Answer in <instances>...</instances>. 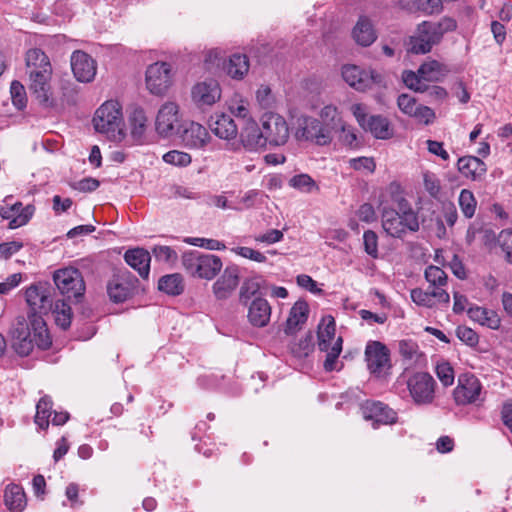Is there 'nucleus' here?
I'll return each mask as SVG.
<instances>
[{
    "mask_svg": "<svg viewBox=\"0 0 512 512\" xmlns=\"http://www.w3.org/2000/svg\"><path fill=\"white\" fill-rule=\"evenodd\" d=\"M358 124L370 132L377 139H389L393 135V130L389 120L381 115H368L367 107L364 104L356 103L350 108Z\"/></svg>",
    "mask_w": 512,
    "mask_h": 512,
    "instance_id": "20e7f679",
    "label": "nucleus"
},
{
    "mask_svg": "<svg viewBox=\"0 0 512 512\" xmlns=\"http://www.w3.org/2000/svg\"><path fill=\"white\" fill-rule=\"evenodd\" d=\"M181 133L182 142L189 148H203L210 140L207 129L199 123L189 122L183 125Z\"/></svg>",
    "mask_w": 512,
    "mask_h": 512,
    "instance_id": "4be33fe9",
    "label": "nucleus"
},
{
    "mask_svg": "<svg viewBox=\"0 0 512 512\" xmlns=\"http://www.w3.org/2000/svg\"><path fill=\"white\" fill-rule=\"evenodd\" d=\"M411 299L418 306L432 308L436 303L450 302V295L445 289H429L427 291L421 288H415L411 290Z\"/></svg>",
    "mask_w": 512,
    "mask_h": 512,
    "instance_id": "b1692460",
    "label": "nucleus"
},
{
    "mask_svg": "<svg viewBox=\"0 0 512 512\" xmlns=\"http://www.w3.org/2000/svg\"><path fill=\"white\" fill-rule=\"evenodd\" d=\"M126 263L136 270L143 279H147L150 272V253L143 248H135L126 251L124 255Z\"/></svg>",
    "mask_w": 512,
    "mask_h": 512,
    "instance_id": "a878e982",
    "label": "nucleus"
},
{
    "mask_svg": "<svg viewBox=\"0 0 512 512\" xmlns=\"http://www.w3.org/2000/svg\"><path fill=\"white\" fill-rule=\"evenodd\" d=\"M342 343V337L339 336L329 350H322L327 353L323 364L326 371H333L336 368L337 359L342 351Z\"/></svg>",
    "mask_w": 512,
    "mask_h": 512,
    "instance_id": "49530a36",
    "label": "nucleus"
},
{
    "mask_svg": "<svg viewBox=\"0 0 512 512\" xmlns=\"http://www.w3.org/2000/svg\"><path fill=\"white\" fill-rule=\"evenodd\" d=\"M11 98L14 106L22 109L26 106V92L24 86L19 81H13L10 87Z\"/></svg>",
    "mask_w": 512,
    "mask_h": 512,
    "instance_id": "864d4df0",
    "label": "nucleus"
},
{
    "mask_svg": "<svg viewBox=\"0 0 512 512\" xmlns=\"http://www.w3.org/2000/svg\"><path fill=\"white\" fill-rule=\"evenodd\" d=\"M420 93H425L428 101L441 103L448 97V92L444 87L437 85H428L425 83Z\"/></svg>",
    "mask_w": 512,
    "mask_h": 512,
    "instance_id": "8fccbe9b",
    "label": "nucleus"
},
{
    "mask_svg": "<svg viewBox=\"0 0 512 512\" xmlns=\"http://www.w3.org/2000/svg\"><path fill=\"white\" fill-rule=\"evenodd\" d=\"M309 307L304 300L297 301L291 308L286 321L285 333L292 335L305 324L308 319Z\"/></svg>",
    "mask_w": 512,
    "mask_h": 512,
    "instance_id": "c756f323",
    "label": "nucleus"
},
{
    "mask_svg": "<svg viewBox=\"0 0 512 512\" xmlns=\"http://www.w3.org/2000/svg\"><path fill=\"white\" fill-rule=\"evenodd\" d=\"M365 252L372 258L378 257V236L372 230H367L363 235Z\"/></svg>",
    "mask_w": 512,
    "mask_h": 512,
    "instance_id": "bf43d9fd",
    "label": "nucleus"
},
{
    "mask_svg": "<svg viewBox=\"0 0 512 512\" xmlns=\"http://www.w3.org/2000/svg\"><path fill=\"white\" fill-rule=\"evenodd\" d=\"M261 128L266 145L282 146L289 139V127L284 117L276 113H265L261 117Z\"/></svg>",
    "mask_w": 512,
    "mask_h": 512,
    "instance_id": "6e6552de",
    "label": "nucleus"
},
{
    "mask_svg": "<svg viewBox=\"0 0 512 512\" xmlns=\"http://www.w3.org/2000/svg\"><path fill=\"white\" fill-rule=\"evenodd\" d=\"M37 324L39 326L34 329L32 340L35 341L39 348L48 349L52 344L48 330L43 322L40 325V323L37 321Z\"/></svg>",
    "mask_w": 512,
    "mask_h": 512,
    "instance_id": "13d9d810",
    "label": "nucleus"
},
{
    "mask_svg": "<svg viewBox=\"0 0 512 512\" xmlns=\"http://www.w3.org/2000/svg\"><path fill=\"white\" fill-rule=\"evenodd\" d=\"M183 127L180 107L176 102L167 101L159 108L155 119V130L161 137L180 134Z\"/></svg>",
    "mask_w": 512,
    "mask_h": 512,
    "instance_id": "39448f33",
    "label": "nucleus"
},
{
    "mask_svg": "<svg viewBox=\"0 0 512 512\" xmlns=\"http://www.w3.org/2000/svg\"><path fill=\"white\" fill-rule=\"evenodd\" d=\"M26 301L33 313L42 315L52 310V288L47 283L33 284L26 289Z\"/></svg>",
    "mask_w": 512,
    "mask_h": 512,
    "instance_id": "4468645a",
    "label": "nucleus"
},
{
    "mask_svg": "<svg viewBox=\"0 0 512 512\" xmlns=\"http://www.w3.org/2000/svg\"><path fill=\"white\" fill-rule=\"evenodd\" d=\"M29 75V89L32 96L36 99L39 105L44 108L54 106V98L51 89L52 71H40L35 73H28Z\"/></svg>",
    "mask_w": 512,
    "mask_h": 512,
    "instance_id": "ddd939ff",
    "label": "nucleus"
},
{
    "mask_svg": "<svg viewBox=\"0 0 512 512\" xmlns=\"http://www.w3.org/2000/svg\"><path fill=\"white\" fill-rule=\"evenodd\" d=\"M468 315L473 321L493 330H497L501 325L499 315L495 311L484 307H471L468 310Z\"/></svg>",
    "mask_w": 512,
    "mask_h": 512,
    "instance_id": "2f4dec72",
    "label": "nucleus"
},
{
    "mask_svg": "<svg viewBox=\"0 0 512 512\" xmlns=\"http://www.w3.org/2000/svg\"><path fill=\"white\" fill-rule=\"evenodd\" d=\"M71 68L79 82H91L96 75V62L87 53L80 50L72 53Z\"/></svg>",
    "mask_w": 512,
    "mask_h": 512,
    "instance_id": "aec40b11",
    "label": "nucleus"
},
{
    "mask_svg": "<svg viewBox=\"0 0 512 512\" xmlns=\"http://www.w3.org/2000/svg\"><path fill=\"white\" fill-rule=\"evenodd\" d=\"M362 414L366 420L373 421V426L393 424L397 420L396 412L379 401H366L362 407Z\"/></svg>",
    "mask_w": 512,
    "mask_h": 512,
    "instance_id": "a211bd4d",
    "label": "nucleus"
},
{
    "mask_svg": "<svg viewBox=\"0 0 512 512\" xmlns=\"http://www.w3.org/2000/svg\"><path fill=\"white\" fill-rule=\"evenodd\" d=\"M172 193L175 198L186 199V200H200L201 193L194 187L184 185H174L172 187Z\"/></svg>",
    "mask_w": 512,
    "mask_h": 512,
    "instance_id": "4d7b16f0",
    "label": "nucleus"
},
{
    "mask_svg": "<svg viewBox=\"0 0 512 512\" xmlns=\"http://www.w3.org/2000/svg\"><path fill=\"white\" fill-rule=\"evenodd\" d=\"M458 203L461 212L466 218H472L474 216L477 207V201L474 197V194L470 190H461L458 198Z\"/></svg>",
    "mask_w": 512,
    "mask_h": 512,
    "instance_id": "37998d69",
    "label": "nucleus"
},
{
    "mask_svg": "<svg viewBox=\"0 0 512 512\" xmlns=\"http://www.w3.org/2000/svg\"><path fill=\"white\" fill-rule=\"evenodd\" d=\"M256 100L262 108H271L274 103L271 89L268 86H260L256 91Z\"/></svg>",
    "mask_w": 512,
    "mask_h": 512,
    "instance_id": "774afa93",
    "label": "nucleus"
},
{
    "mask_svg": "<svg viewBox=\"0 0 512 512\" xmlns=\"http://www.w3.org/2000/svg\"><path fill=\"white\" fill-rule=\"evenodd\" d=\"M449 72V69L442 63L436 60H429L424 62L418 68V73L423 78L424 82H438L444 78Z\"/></svg>",
    "mask_w": 512,
    "mask_h": 512,
    "instance_id": "72a5a7b5",
    "label": "nucleus"
},
{
    "mask_svg": "<svg viewBox=\"0 0 512 512\" xmlns=\"http://www.w3.org/2000/svg\"><path fill=\"white\" fill-rule=\"evenodd\" d=\"M423 184L425 190L433 198H438L441 193V184L439 178L431 172L423 174Z\"/></svg>",
    "mask_w": 512,
    "mask_h": 512,
    "instance_id": "3c124183",
    "label": "nucleus"
},
{
    "mask_svg": "<svg viewBox=\"0 0 512 512\" xmlns=\"http://www.w3.org/2000/svg\"><path fill=\"white\" fill-rule=\"evenodd\" d=\"M239 284V269L228 266L221 277L213 284V292L217 299H227Z\"/></svg>",
    "mask_w": 512,
    "mask_h": 512,
    "instance_id": "5701e85b",
    "label": "nucleus"
},
{
    "mask_svg": "<svg viewBox=\"0 0 512 512\" xmlns=\"http://www.w3.org/2000/svg\"><path fill=\"white\" fill-rule=\"evenodd\" d=\"M227 74L236 80H241L249 71V61L244 54H233L224 66Z\"/></svg>",
    "mask_w": 512,
    "mask_h": 512,
    "instance_id": "c9c22d12",
    "label": "nucleus"
},
{
    "mask_svg": "<svg viewBox=\"0 0 512 512\" xmlns=\"http://www.w3.org/2000/svg\"><path fill=\"white\" fill-rule=\"evenodd\" d=\"M409 393L413 401L418 405L431 404L435 398L436 382L426 372H417L407 381Z\"/></svg>",
    "mask_w": 512,
    "mask_h": 512,
    "instance_id": "9d476101",
    "label": "nucleus"
},
{
    "mask_svg": "<svg viewBox=\"0 0 512 512\" xmlns=\"http://www.w3.org/2000/svg\"><path fill=\"white\" fill-rule=\"evenodd\" d=\"M4 502L9 510L21 511L26 505L23 489L18 485H9L5 489Z\"/></svg>",
    "mask_w": 512,
    "mask_h": 512,
    "instance_id": "e433bc0d",
    "label": "nucleus"
},
{
    "mask_svg": "<svg viewBox=\"0 0 512 512\" xmlns=\"http://www.w3.org/2000/svg\"><path fill=\"white\" fill-rule=\"evenodd\" d=\"M481 395L482 384L474 374L463 373L459 375L458 384L453 391L457 405L478 404L483 401Z\"/></svg>",
    "mask_w": 512,
    "mask_h": 512,
    "instance_id": "1a4fd4ad",
    "label": "nucleus"
},
{
    "mask_svg": "<svg viewBox=\"0 0 512 512\" xmlns=\"http://www.w3.org/2000/svg\"><path fill=\"white\" fill-rule=\"evenodd\" d=\"M163 160L174 166L185 167L191 163V156L182 151L172 150L163 155Z\"/></svg>",
    "mask_w": 512,
    "mask_h": 512,
    "instance_id": "de8ad7c7",
    "label": "nucleus"
},
{
    "mask_svg": "<svg viewBox=\"0 0 512 512\" xmlns=\"http://www.w3.org/2000/svg\"><path fill=\"white\" fill-rule=\"evenodd\" d=\"M182 264L192 276L207 280L213 279L223 266L219 256L196 250L184 253Z\"/></svg>",
    "mask_w": 512,
    "mask_h": 512,
    "instance_id": "f03ea898",
    "label": "nucleus"
},
{
    "mask_svg": "<svg viewBox=\"0 0 512 512\" xmlns=\"http://www.w3.org/2000/svg\"><path fill=\"white\" fill-rule=\"evenodd\" d=\"M365 360L372 374L380 375L390 367V353L388 348L379 341H370L365 348Z\"/></svg>",
    "mask_w": 512,
    "mask_h": 512,
    "instance_id": "dca6fc26",
    "label": "nucleus"
},
{
    "mask_svg": "<svg viewBox=\"0 0 512 512\" xmlns=\"http://www.w3.org/2000/svg\"><path fill=\"white\" fill-rule=\"evenodd\" d=\"M55 323L62 329L70 327L72 321L71 306L64 300H57L52 307Z\"/></svg>",
    "mask_w": 512,
    "mask_h": 512,
    "instance_id": "58836bf2",
    "label": "nucleus"
},
{
    "mask_svg": "<svg viewBox=\"0 0 512 512\" xmlns=\"http://www.w3.org/2000/svg\"><path fill=\"white\" fill-rule=\"evenodd\" d=\"M352 37L358 45L363 47H368L376 41L377 33L368 17H359L352 30Z\"/></svg>",
    "mask_w": 512,
    "mask_h": 512,
    "instance_id": "bb28decb",
    "label": "nucleus"
},
{
    "mask_svg": "<svg viewBox=\"0 0 512 512\" xmlns=\"http://www.w3.org/2000/svg\"><path fill=\"white\" fill-rule=\"evenodd\" d=\"M210 129L217 137L225 140L234 139L238 134V128L234 120L225 114L216 115L210 123Z\"/></svg>",
    "mask_w": 512,
    "mask_h": 512,
    "instance_id": "7c9ffc66",
    "label": "nucleus"
},
{
    "mask_svg": "<svg viewBox=\"0 0 512 512\" xmlns=\"http://www.w3.org/2000/svg\"><path fill=\"white\" fill-rule=\"evenodd\" d=\"M158 289L169 295H180L184 291L183 278L178 273L165 275L159 279Z\"/></svg>",
    "mask_w": 512,
    "mask_h": 512,
    "instance_id": "4c0bfd02",
    "label": "nucleus"
},
{
    "mask_svg": "<svg viewBox=\"0 0 512 512\" xmlns=\"http://www.w3.org/2000/svg\"><path fill=\"white\" fill-rule=\"evenodd\" d=\"M242 146L248 151H256L266 146L262 128L252 119H248L240 133Z\"/></svg>",
    "mask_w": 512,
    "mask_h": 512,
    "instance_id": "393cba45",
    "label": "nucleus"
},
{
    "mask_svg": "<svg viewBox=\"0 0 512 512\" xmlns=\"http://www.w3.org/2000/svg\"><path fill=\"white\" fill-rule=\"evenodd\" d=\"M412 117L425 125H429L434 122L436 115L432 108L419 104Z\"/></svg>",
    "mask_w": 512,
    "mask_h": 512,
    "instance_id": "338daca9",
    "label": "nucleus"
},
{
    "mask_svg": "<svg viewBox=\"0 0 512 512\" xmlns=\"http://www.w3.org/2000/svg\"><path fill=\"white\" fill-rule=\"evenodd\" d=\"M430 22L423 21L417 26L415 34L409 37L408 51L413 54H426L434 45L440 43L438 34L433 31Z\"/></svg>",
    "mask_w": 512,
    "mask_h": 512,
    "instance_id": "2eb2a0df",
    "label": "nucleus"
},
{
    "mask_svg": "<svg viewBox=\"0 0 512 512\" xmlns=\"http://www.w3.org/2000/svg\"><path fill=\"white\" fill-rule=\"evenodd\" d=\"M424 276L429 283V289H444L448 282L447 274L438 266H428L425 269Z\"/></svg>",
    "mask_w": 512,
    "mask_h": 512,
    "instance_id": "a19ab883",
    "label": "nucleus"
},
{
    "mask_svg": "<svg viewBox=\"0 0 512 512\" xmlns=\"http://www.w3.org/2000/svg\"><path fill=\"white\" fill-rule=\"evenodd\" d=\"M342 77L349 86L362 92L383 85V76L379 72L374 69L364 70L356 65H344Z\"/></svg>",
    "mask_w": 512,
    "mask_h": 512,
    "instance_id": "0eeeda50",
    "label": "nucleus"
},
{
    "mask_svg": "<svg viewBox=\"0 0 512 512\" xmlns=\"http://www.w3.org/2000/svg\"><path fill=\"white\" fill-rule=\"evenodd\" d=\"M53 280L60 293L67 299L79 301L85 292V282L81 272L72 267L59 269L54 272Z\"/></svg>",
    "mask_w": 512,
    "mask_h": 512,
    "instance_id": "423d86ee",
    "label": "nucleus"
},
{
    "mask_svg": "<svg viewBox=\"0 0 512 512\" xmlns=\"http://www.w3.org/2000/svg\"><path fill=\"white\" fill-rule=\"evenodd\" d=\"M399 353L406 360H413L418 356V345L411 340L399 342Z\"/></svg>",
    "mask_w": 512,
    "mask_h": 512,
    "instance_id": "69168bd1",
    "label": "nucleus"
},
{
    "mask_svg": "<svg viewBox=\"0 0 512 512\" xmlns=\"http://www.w3.org/2000/svg\"><path fill=\"white\" fill-rule=\"evenodd\" d=\"M457 168L460 174L471 180H478L486 173V164L478 157L464 156L458 159Z\"/></svg>",
    "mask_w": 512,
    "mask_h": 512,
    "instance_id": "cd10ccee",
    "label": "nucleus"
},
{
    "mask_svg": "<svg viewBox=\"0 0 512 512\" xmlns=\"http://www.w3.org/2000/svg\"><path fill=\"white\" fill-rule=\"evenodd\" d=\"M152 252L158 261L165 263H174L178 258L176 251L170 246H155Z\"/></svg>",
    "mask_w": 512,
    "mask_h": 512,
    "instance_id": "052dcab7",
    "label": "nucleus"
},
{
    "mask_svg": "<svg viewBox=\"0 0 512 512\" xmlns=\"http://www.w3.org/2000/svg\"><path fill=\"white\" fill-rule=\"evenodd\" d=\"M289 185L301 192L311 193L318 190L316 182L308 174H298L289 180Z\"/></svg>",
    "mask_w": 512,
    "mask_h": 512,
    "instance_id": "a18cd8bd",
    "label": "nucleus"
},
{
    "mask_svg": "<svg viewBox=\"0 0 512 512\" xmlns=\"http://www.w3.org/2000/svg\"><path fill=\"white\" fill-rule=\"evenodd\" d=\"M429 27L438 34V38L441 41L445 33L454 31L457 28V23L454 19L445 17L437 23L430 22Z\"/></svg>",
    "mask_w": 512,
    "mask_h": 512,
    "instance_id": "680f3d73",
    "label": "nucleus"
},
{
    "mask_svg": "<svg viewBox=\"0 0 512 512\" xmlns=\"http://www.w3.org/2000/svg\"><path fill=\"white\" fill-rule=\"evenodd\" d=\"M191 97L197 107L205 108L212 106L220 99L221 89L217 81L205 80L193 86Z\"/></svg>",
    "mask_w": 512,
    "mask_h": 512,
    "instance_id": "f3484780",
    "label": "nucleus"
},
{
    "mask_svg": "<svg viewBox=\"0 0 512 512\" xmlns=\"http://www.w3.org/2000/svg\"><path fill=\"white\" fill-rule=\"evenodd\" d=\"M394 208L384 207L381 211L382 228L387 235L394 238H403L407 232H417L420 228L418 214L404 197L398 183L392 182L388 186Z\"/></svg>",
    "mask_w": 512,
    "mask_h": 512,
    "instance_id": "f257e3e1",
    "label": "nucleus"
},
{
    "mask_svg": "<svg viewBox=\"0 0 512 512\" xmlns=\"http://www.w3.org/2000/svg\"><path fill=\"white\" fill-rule=\"evenodd\" d=\"M35 212L33 205L23 206L21 202H16L11 206H0V216L9 220L8 228L16 229L26 225Z\"/></svg>",
    "mask_w": 512,
    "mask_h": 512,
    "instance_id": "412c9836",
    "label": "nucleus"
},
{
    "mask_svg": "<svg viewBox=\"0 0 512 512\" xmlns=\"http://www.w3.org/2000/svg\"><path fill=\"white\" fill-rule=\"evenodd\" d=\"M271 316V307L263 298L254 299L248 310L249 322L255 327H264L268 324Z\"/></svg>",
    "mask_w": 512,
    "mask_h": 512,
    "instance_id": "c85d7f7f",
    "label": "nucleus"
},
{
    "mask_svg": "<svg viewBox=\"0 0 512 512\" xmlns=\"http://www.w3.org/2000/svg\"><path fill=\"white\" fill-rule=\"evenodd\" d=\"M131 133L135 138H140L145 132L147 117L142 108H135L129 116Z\"/></svg>",
    "mask_w": 512,
    "mask_h": 512,
    "instance_id": "79ce46f5",
    "label": "nucleus"
},
{
    "mask_svg": "<svg viewBox=\"0 0 512 512\" xmlns=\"http://www.w3.org/2000/svg\"><path fill=\"white\" fill-rule=\"evenodd\" d=\"M261 283L262 279L260 277H252L245 280L240 288V302L247 304L251 297L256 295V293L260 290Z\"/></svg>",
    "mask_w": 512,
    "mask_h": 512,
    "instance_id": "c03bdc74",
    "label": "nucleus"
},
{
    "mask_svg": "<svg viewBox=\"0 0 512 512\" xmlns=\"http://www.w3.org/2000/svg\"><path fill=\"white\" fill-rule=\"evenodd\" d=\"M349 166L356 171L373 173L376 169V164L373 158L370 157H357L351 158L348 161Z\"/></svg>",
    "mask_w": 512,
    "mask_h": 512,
    "instance_id": "603ef678",
    "label": "nucleus"
},
{
    "mask_svg": "<svg viewBox=\"0 0 512 512\" xmlns=\"http://www.w3.org/2000/svg\"><path fill=\"white\" fill-rule=\"evenodd\" d=\"M397 105L402 113L412 117L419 104L413 96L403 93L398 96Z\"/></svg>",
    "mask_w": 512,
    "mask_h": 512,
    "instance_id": "6e6d98bb",
    "label": "nucleus"
},
{
    "mask_svg": "<svg viewBox=\"0 0 512 512\" xmlns=\"http://www.w3.org/2000/svg\"><path fill=\"white\" fill-rule=\"evenodd\" d=\"M336 324L332 316H327L322 319L318 327V346L320 350H329L335 340Z\"/></svg>",
    "mask_w": 512,
    "mask_h": 512,
    "instance_id": "473e14b6",
    "label": "nucleus"
},
{
    "mask_svg": "<svg viewBox=\"0 0 512 512\" xmlns=\"http://www.w3.org/2000/svg\"><path fill=\"white\" fill-rule=\"evenodd\" d=\"M136 282L137 280L129 276L128 272L114 275L107 285L110 299L115 303L124 302L132 295Z\"/></svg>",
    "mask_w": 512,
    "mask_h": 512,
    "instance_id": "6ab92c4d",
    "label": "nucleus"
},
{
    "mask_svg": "<svg viewBox=\"0 0 512 512\" xmlns=\"http://www.w3.org/2000/svg\"><path fill=\"white\" fill-rule=\"evenodd\" d=\"M52 400L48 396L42 397L36 406L35 423L41 428L46 429L50 423L52 415Z\"/></svg>",
    "mask_w": 512,
    "mask_h": 512,
    "instance_id": "ea45409f",
    "label": "nucleus"
},
{
    "mask_svg": "<svg viewBox=\"0 0 512 512\" xmlns=\"http://www.w3.org/2000/svg\"><path fill=\"white\" fill-rule=\"evenodd\" d=\"M27 73L40 71H52V66L48 56L40 49L33 48L26 53Z\"/></svg>",
    "mask_w": 512,
    "mask_h": 512,
    "instance_id": "f704fd0d",
    "label": "nucleus"
},
{
    "mask_svg": "<svg viewBox=\"0 0 512 512\" xmlns=\"http://www.w3.org/2000/svg\"><path fill=\"white\" fill-rule=\"evenodd\" d=\"M456 335L462 342L469 346H475L478 344L479 337L477 333L467 326H458L456 329Z\"/></svg>",
    "mask_w": 512,
    "mask_h": 512,
    "instance_id": "e2e57ef3",
    "label": "nucleus"
},
{
    "mask_svg": "<svg viewBox=\"0 0 512 512\" xmlns=\"http://www.w3.org/2000/svg\"><path fill=\"white\" fill-rule=\"evenodd\" d=\"M93 124L96 131L107 134L113 140H121L124 133L121 129L122 113L118 103L107 101L95 113Z\"/></svg>",
    "mask_w": 512,
    "mask_h": 512,
    "instance_id": "7ed1b4c3",
    "label": "nucleus"
},
{
    "mask_svg": "<svg viewBox=\"0 0 512 512\" xmlns=\"http://www.w3.org/2000/svg\"><path fill=\"white\" fill-rule=\"evenodd\" d=\"M232 251L243 258H247L258 263L266 261V256L263 253L250 247H236L233 248Z\"/></svg>",
    "mask_w": 512,
    "mask_h": 512,
    "instance_id": "0e129e2a",
    "label": "nucleus"
},
{
    "mask_svg": "<svg viewBox=\"0 0 512 512\" xmlns=\"http://www.w3.org/2000/svg\"><path fill=\"white\" fill-rule=\"evenodd\" d=\"M172 85L171 65L167 62H155L146 70V86L154 95L165 94Z\"/></svg>",
    "mask_w": 512,
    "mask_h": 512,
    "instance_id": "9b49d317",
    "label": "nucleus"
},
{
    "mask_svg": "<svg viewBox=\"0 0 512 512\" xmlns=\"http://www.w3.org/2000/svg\"><path fill=\"white\" fill-rule=\"evenodd\" d=\"M402 80L406 87H408L411 90H414L415 92H421L422 88L425 85V82L423 78L420 76V74L411 70H405L402 73Z\"/></svg>",
    "mask_w": 512,
    "mask_h": 512,
    "instance_id": "09e8293b",
    "label": "nucleus"
},
{
    "mask_svg": "<svg viewBox=\"0 0 512 512\" xmlns=\"http://www.w3.org/2000/svg\"><path fill=\"white\" fill-rule=\"evenodd\" d=\"M296 137L299 140L311 141L318 145H326L332 140L330 129L312 117H303L298 120Z\"/></svg>",
    "mask_w": 512,
    "mask_h": 512,
    "instance_id": "f8f14e48",
    "label": "nucleus"
},
{
    "mask_svg": "<svg viewBox=\"0 0 512 512\" xmlns=\"http://www.w3.org/2000/svg\"><path fill=\"white\" fill-rule=\"evenodd\" d=\"M436 374L444 386H451L454 383V370L448 362H441L437 364Z\"/></svg>",
    "mask_w": 512,
    "mask_h": 512,
    "instance_id": "5fc2aeb1",
    "label": "nucleus"
}]
</instances>
